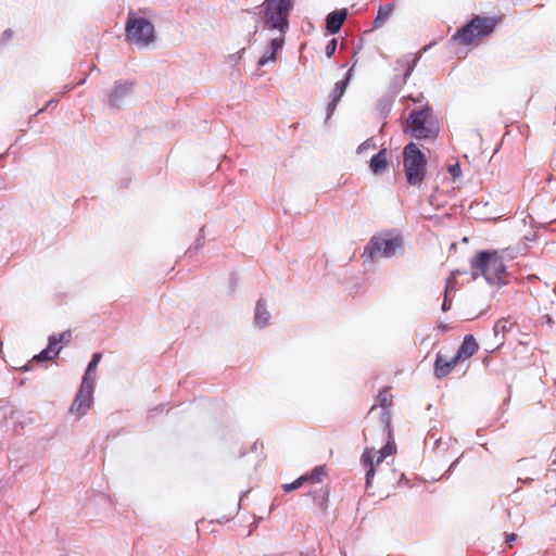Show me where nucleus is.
<instances>
[{"mask_svg":"<svg viewBox=\"0 0 556 556\" xmlns=\"http://www.w3.org/2000/svg\"><path fill=\"white\" fill-rule=\"evenodd\" d=\"M403 164L407 182L412 186L420 185L427 173V159L416 143L405 146Z\"/></svg>","mask_w":556,"mask_h":556,"instance_id":"7","label":"nucleus"},{"mask_svg":"<svg viewBox=\"0 0 556 556\" xmlns=\"http://www.w3.org/2000/svg\"><path fill=\"white\" fill-rule=\"evenodd\" d=\"M473 275H482L491 285L506 283V268L497 251L479 252L471 261Z\"/></svg>","mask_w":556,"mask_h":556,"instance_id":"3","label":"nucleus"},{"mask_svg":"<svg viewBox=\"0 0 556 556\" xmlns=\"http://www.w3.org/2000/svg\"><path fill=\"white\" fill-rule=\"evenodd\" d=\"M392 12H393L392 4H387V5L380 7L378 10V13H377V17L375 20V27L376 28L381 27L386 23V21L391 16Z\"/></svg>","mask_w":556,"mask_h":556,"instance_id":"21","label":"nucleus"},{"mask_svg":"<svg viewBox=\"0 0 556 556\" xmlns=\"http://www.w3.org/2000/svg\"><path fill=\"white\" fill-rule=\"evenodd\" d=\"M60 351H61V348H54V340L53 341L49 340L47 349L41 351L39 354L35 355L33 357V361H36L39 363V362L53 359L54 357H56L59 355Z\"/></svg>","mask_w":556,"mask_h":556,"instance_id":"17","label":"nucleus"},{"mask_svg":"<svg viewBox=\"0 0 556 556\" xmlns=\"http://www.w3.org/2000/svg\"><path fill=\"white\" fill-rule=\"evenodd\" d=\"M348 11L346 9L337 10L328 14L326 18V28L328 33L336 34L338 33L344 21L346 20Z\"/></svg>","mask_w":556,"mask_h":556,"instance_id":"14","label":"nucleus"},{"mask_svg":"<svg viewBox=\"0 0 556 556\" xmlns=\"http://www.w3.org/2000/svg\"><path fill=\"white\" fill-rule=\"evenodd\" d=\"M337 46H338V41H337V39H334V38H333V39H331V40L327 43L325 52H326V55H327L328 58H331V56L333 55V53L336 52Z\"/></svg>","mask_w":556,"mask_h":556,"instance_id":"26","label":"nucleus"},{"mask_svg":"<svg viewBox=\"0 0 556 556\" xmlns=\"http://www.w3.org/2000/svg\"><path fill=\"white\" fill-rule=\"evenodd\" d=\"M134 84L130 81H117L109 94L112 106H119L121 102L130 94Z\"/></svg>","mask_w":556,"mask_h":556,"instance_id":"13","label":"nucleus"},{"mask_svg":"<svg viewBox=\"0 0 556 556\" xmlns=\"http://www.w3.org/2000/svg\"><path fill=\"white\" fill-rule=\"evenodd\" d=\"M517 540V535L515 533L506 534L505 541L506 543H511Z\"/></svg>","mask_w":556,"mask_h":556,"instance_id":"30","label":"nucleus"},{"mask_svg":"<svg viewBox=\"0 0 556 556\" xmlns=\"http://www.w3.org/2000/svg\"><path fill=\"white\" fill-rule=\"evenodd\" d=\"M305 482H306V478H302V476H301L300 478L294 480L292 483L283 484L282 489L285 492H291L293 490L301 488Z\"/></svg>","mask_w":556,"mask_h":556,"instance_id":"25","label":"nucleus"},{"mask_svg":"<svg viewBox=\"0 0 556 556\" xmlns=\"http://www.w3.org/2000/svg\"><path fill=\"white\" fill-rule=\"evenodd\" d=\"M126 40L138 47H146L155 38L153 24L143 17H137L129 13L125 27Z\"/></svg>","mask_w":556,"mask_h":556,"instance_id":"8","label":"nucleus"},{"mask_svg":"<svg viewBox=\"0 0 556 556\" xmlns=\"http://www.w3.org/2000/svg\"><path fill=\"white\" fill-rule=\"evenodd\" d=\"M483 363H484L485 365H489L490 359H489L488 357H485V358L483 359Z\"/></svg>","mask_w":556,"mask_h":556,"instance_id":"32","label":"nucleus"},{"mask_svg":"<svg viewBox=\"0 0 556 556\" xmlns=\"http://www.w3.org/2000/svg\"><path fill=\"white\" fill-rule=\"evenodd\" d=\"M94 382H81L78 393L71 406V412L81 417L86 414L92 403Z\"/></svg>","mask_w":556,"mask_h":556,"instance_id":"9","label":"nucleus"},{"mask_svg":"<svg viewBox=\"0 0 556 556\" xmlns=\"http://www.w3.org/2000/svg\"><path fill=\"white\" fill-rule=\"evenodd\" d=\"M379 405L382 408V413L380 416V424L382 426L383 432L391 435V413L389 408L393 405V396L390 393V388H383L377 397Z\"/></svg>","mask_w":556,"mask_h":556,"instance_id":"10","label":"nucleus"},{"mask_svg":"<svg viewBox=\"0 0 556 556\" xmlns=\"http://www.w3.org/2000/svg\"><path fill=\"white\" fill-rule=\"evenodd\" d=\"M325 476L326 467L319 466L314 468L309 473L302 476V478H306V482L317 483L320 482Z\"/></svg>","mask_w":556,"mask_h":556,"instance_id":"22","label":"nucleus"},{"mask_svg":"<svg viewBox=\"0 0 556 556\" xmlns=\"http://www.w3.org/2000/svg\"><path fill=\"white\" fill-rule=\"evenodd\" d=\"M376 409V405H372L370 408V413H372Z\"/></svg>","mask_w":556,"mask_h":556,"instance_id":"33","label":"nucleus"},{"mask_svg":"<svg viewBox=\"0 0 556 556\" xmlns=\"http://www.w3.org/2000/svg\"><path fill=\"white\" fill-rule=\"evenodd\" d=\"M479 351V343L472 334H466L459 348L454 355H448L442 351L437 353L433 364V375L438 379H443L451 375L457 365L465 363Z\"/></svg>","mask_w":556,"mask_h":556,"instance_id":"2","label":"nucleus"},{"mask_svg":"<svg viewBox=\"0 0 556 556\" xmlns=\"http://www.w3.org/2000/svg\"><path fill=\"white\" fill-rule=\"evenodd\" d=\"M351 72H352V68L346 73V76L344 79L336 83L334 88L332 89V91L330 93V101L327 105L328 117H330L332 115V113L334 112V110L337 108V104L343 97V94L346 90L350 77H351Z\"/></svg>","mask_w":556,"mask_h":556,"instance_id":"12","label":"nucleus"},{"mask_svg":"<svg viewBox=\"0 0 556 556\" xmlns=\"http://www.w3.org/2000/svg\"><path fill=\"white\" fill-rule=\"evenodd\" d=\"M418 60H419L418 55H412V54L397 60V62H396L397 65H400L401 68L404 70V78L405 79L412 75Z\"/></svg>","mask_w":556,"mask_h":556,"instance_id":"18","label":"nucleus"},{"mask_svg":"<svg viewBox=\"0 0 556 556\" xmlns=\"http://www.w3.org/2000/svg\"><path fill=\"white\" fill-rule=\"evenodd\" d=\"M387 437H388V439H389V440H388V442L386 443V445H384L383 447H381V448L378 451V452L380 453V457H386V458H387L388 456H390V455L394 454V453H395V451H396L395 443H394V442H393V440H392V434H391L390 437L387 434Z\"/></svg>","mask_w":556,"mask_h":556,"instance_id":"24","label":"nucleus"},{"mask_svg":"<svg viewBox=\"0 0 556 556\" xmlns=\"http://www.w3.org/2000/svg\"><path fill=\"white\" fill-rule=\"evenodd\" d=\"M405 132H409L416 139H435L439 134V124L433 116L432 110L426 106L418 111H413L404 128Z\"/></svg>","mask_w":556,"mask_h":556,"instance_id":"5","label":"nucleus"},{"mask_svg":"<svg viewBox=\"0 0 556 556\" xmlns=\"http://www.w3.org/2000/svg\"><path fill=\"white\" fill-rule=\"evenodd\" d=\"M53 339H54V348H56L59 343L68 344L72 340V331L65 330L62 333H60L59 336L52 334L49 337V340L53 341Z\"/></svg>","mask_w":556,"mask_h":556,"instance_id":"23","label":"nucleus"},{"mask_svg":"<svg viewBox=\"0 0 556 556\" xmlns=\"http://www.w3.org/2000/svg\"><path fill=\"white\" fill-rule=\"evenodd\" d=\"M283 41L285 40H283L282 36L279 38L271 39L269 42L270 52H269V54H264L263 56L260 58L258 66H264L267 62L275 61L276 53L279 49L282 48Z\"/></svg>","mask_w":556,"mask_h":556,"instance_id":"16","label":"nucleus"},{"mask_svg":"<svg viewBox=\"0 0 556 556\" xmlns=\"http://www.w3.org/2000/svg\"><path fill=\"white\" fill-rule=\"evenodd\" d=\"M447 290H448V287H446L445 293H447ZM451 305H452V301H450L447 299V294H445V298H444V301H443V304H442V309L444 312H446V311H448L451 308Z\"/></svg>","mask_w":556,"mask_h":556,"instance_id":"28","label":"nucleus"},{"mask_svg":"<svg viewBox=\"0 0 556 556\" xmlns=\"http://www.w3.org/2000/svg\"><path fill=\"white\" fill-rule=\"evenodd\" d=\"M447 170L453 176L454 179L459 178L462 175L460 166L458 163L450 165Z\"/></svg>","mask_w":556,"mask_h":556,"instance_id":"27","label":"nucleus"},{"mask_svg":"<svg viewBox=\"0 0 556 556\" xmlns=\"http://www.w3.org/2000/svg\"><path fill=\"white\" fill-rule=\"evenodd\" d=\"M501 22L502 16L475 15L467 24L456 30L451 40L466 47L479 45L494 33Z\"/></svg>","mask_w":556,"mask_h":556,"instance_id":"1","label":"nucleus"},{"mask_svg":"<svg viewBox=\"0 0 556 556\" xmlns=\"http://www.w3.org/2000/svg\"><path fill=\"white\" fill-rule=\"evenodd\" d=\"M403 249V237L392 231L374 236L364 249L363 257L372 262L379 257H392Z\"/></svg>","mask_w":556,"mask_h":556,"instance_id":"6","label":"nucleus"},{"mask_svg":"<svg viewBox=\"0 0 556 556\" xmlns=\"http://www.w3.org/2000/svg\"><path fill=\"white\" fill-rule=\"evenodd\" d=\"M270 315L267 311L266 303L258 300L255 307V321L258 326L264 327L268 324Z\"/></svg>","mask_w":556,"mask_h":556,"instance_id":"19","label":"nucleus"},{"mask_svg":"<svg viewBox=\"0 0 556 556\" xmlns=\"http://www.w3.org/2000/svg\"><path fill=\"white\" fill-rule=\"evenodd\" d=\"M294 0H265L261 21L264 27L277 29L285 35L289 27V15L293 8Z\"/></svg>","mask_w":556,"mask_h":556,"instance_id":"4","label":"nucleus"},{"mask_svg":"<svg viewBox=\"0 0 556 556\" xmlns=\"http://www.w3.org/2000/svg\"><path fill=\"white\" fill-rule=\"evenodd\" d=\"M500 327H501L502 329H504V328H505V325H504V324H502V321H497V323L495 324V326H494V330H495V332H498Z\"/></svg>","mask_w":556,"mask_h":556,"instance_id":"31","label":"nucleus"},{"mask_svg":"<svg viewBox=\"0 0 556 556\" xmlns=\"http://www.w3.org/2000/svg\"><path fill=\"white\" fill-rule=\"evenodd\" d=\"M101 358H102V354L101 353H94L93 354L92 359L88 364V367L86 369V372H85V375L83 377V381L81 382H93L92 374L97 369V366H98L99 362L101 361Z\"/></svg>","mask_w":556,"mask_h":556,"instance_id":"20","label":"nucleus"},{"mask_svg":"<svg viewBox=\"0 0 556 556\" xmlns=\"http://www.w3.org/2000/svg\"><path fill=\"white\" fill-rule=\"evenodd\" d=\"M370 170L374 174H381L389 167L387 149H381L369 162Z\"/></svg>","mask_w":556,"mask_h":556,"instance_id":"15","label":"nucleus"},{"mask_svg":"<svg viewBox=\"0 0 556 556\" xmlns=\"http://www.w3.org/2000/svg\"><path fill=\"white\" fill-rule=\"evenodd\" d=\"M12 36H13V31H12L11 29H7V30H4V31L2 33V37H1V38H2V41H4V42H5V41L10 40V39L12 38Z\"/></svg>","mask_w":556,"mask_h":556,"instance_id":"29","label":"nucleus"},{"mask_svg":"<svg viewBox=\"0 0 556 556\" xmlns=\"http://www.w3.org/2000/svg\"><path fill=\"white\" fill-rule=\"evenodd\" d=\"M386 459L380 457V453L374 448H365L362 454L361 462L366 469V486H370L371 481L375 477L376 468Z\"/></svg>","mask_w":556,"mask_h":556,"instance_id":"11","label":"nucleus"}]
</instances>
